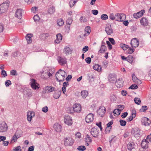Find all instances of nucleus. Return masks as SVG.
Instances as JSON below:
<instances>
[{
	"label": "nucleus",
	"mask_w": 151,
	"mask_h": 151,
	"mask_svg": "<svg viewBox=\"0 0 151 151\" xmlns=\"http://www.w3.org/2000/svg\"><path fill=\"white\" fill-rule=\"evenodd\" d=\"M11 84V82L9 80H7L5 82V85L6 86H9Z\"/></svg>",
	"instance_id": "obj_59"
},
{
	"label": "nucleus",
	"mask_w": 151,
	"mask_h": 151,
	"mask_svg": "<svg viewBox=\"0 0 151 151\" xmlns=\"http://www.w3.org/2000/svg\"><path fill=\"white\" fill-rule=\"evenodd\" d=\"M119 122L121 125L122 126H124L126 124V122L125 121L123 120H120Z\"/></svg>",
	"instance_id": "obj_47"
},
{
	"label": "nucleus",
	"mask_w": 151,
	"mask_h": 151,
	"mask_svg": "<svg viewBox=\"0 0 151 151\" xmlns=\"http://www.w3.org/2000/svg\"><path fill=\"white\" fill-rule=\"evenodd\" d=\"M93 68L97 71L101 72L102 68L100 65L98 64H95L93 66Z\"/></svg>",
	"instance_id": "obj_23"
},
{
	"label": "nucleus",
	"mask_w": 151,
	"mask_h": 151,
	"mask_svg": "<svg viewBox=\"0 0 151 151\" xmlns=\"http://www.w3.org/2000/svg\"><path fill=\"white\" fill-rule=\"evenodd\" d=\"M86 62L88 64H89L91 61V59L90 57H88L85 59Z\"/></svg>",
	"instance_id": "obj_52"
},
{
	"label": "nucleus",
	"mask_w": 151,
	"mask_h": 151,
	"mask_svg": "<svg viewBox=\"0 0 151 151\" xmlns=\"http://www.w3.org/2000/svg\"><path fill=\"white\" fill-rule=\"evenodd\" d=\"M113 124V122L111 121L108 123L107 124V127L106 128V129H111V125Z\"/></svg>",
	"instance_id": "obj_40"
},
{
	"label": "nucleus",
	"mask_w": 151,
	"mask_h": 151,
	"mask_svg": "<svg viewBox=\"0 0 151 151\" xmlns=\"http://www.w3.org/2000/svg\"><path fill=\"white\" fill-rule=\"evenodd\" d=\"M136 116V112L135 111H133L132 113L131 116H130L127 119V121L130 122L132 121Z\"/></svg>",
	"instance_id": "obj_25"
},
{
	"label": "nucleus",
	"mask_w": 151,
	"mask_h": 151,
	"mask_svg": "<svg viewBox=\"0 0 151 151\" xmlns=\"http://www.w3.org/2000/svg\"><path fill=\"white\" fill-rule=\"evenodd\" d=\"M13 151H21L20 147L19 146L17 147L15 149L13 150Z\"/></svg>",
	"instance_id": "obj_63"
},
{
	"label": "nucleus",
	"mask_w": 151,
	"mask_h": 151,
	"mask_svg": "<svg viewBox=\"0 0 151 151\" xmlns=\"http://www.w3.org/2000/svg\"><path fill=\"white\" fill-rule=\"evenodd\" d=\"M67 74L63 70L60 69L56 74L55 76L57 80L59 82L63 81L65 80Z\"/></svg>",
	"instance_id": "obj_1"
},
{
	"label": "nucleus",
	"mask_w": 151,
	"mask_h": 151,
	"mask_svg": "<svg viewBox=\"0 0 151 151\" xmlns=\"http://www.w3.org/2000/svg\"><path fill=\"white\" fill-rule=\"evenodd\" d=\"M48 11L49 13L52 14L55 12V9L54 7L53 6L51 7L49 9Z\"/></svg>",
	"instance_id": "obj_35"
},
{
	"label": "nucleus",
	"mask_w": 151,
	"mask_h": 151,
	"mask_svg": "<svg viewBox=\"0 0 151 151\" xmlns=\"http://www.w3.org/2000/svg\"><path fill=\"white\" fill-rule=\"evenodd\" d=\"M124 81L122 79L118 80L116 82V85L117 87L120 88L124 85Z\"/></svg>",
	"instance_id": "obj_20"
},
{
	"label": "nucleus",
	"mask_w": 151,
	"mask_h": 151,
	"mask_svg": "<svg viewBox=\"0 0 151 151\" xmlns=\"http://www.w3.org/2000/svg\"><path fill=\"white\" fill-rule=\"evenodd\" d=\"M134 101L137 104H139L141 103V100L139 98H135L134 99Z\"/></svg>",
	"instance_id": "obj_41"
},
{
	"label": "nucleus",
	"mask_w": 151,
	"mask_h": 151,
	"mask_svg": "<svg viewBox=\"0 0 151 151\" xmlns=\"http://www.w3.org/2000/svg\"><path fill=\"white\" fill-rule=\"evenodd\" d=\"M91 32V28L89 26L86 27L85 29V32L87 33V34H89Z\"/></svg>",
	"instance_id": "obj_34"
},
{
	"label": "nucleus",
	"mask_w": 151,
	"mask_h": 151,
	"mask_svg": "<svg viewBox=\"0 0 151 151\" xmlns=\"http://www.w3.org/2000/svg\"><path fill=\"white\" fill-rule=\"evenodd\" d=\"M70 25H67L65 27V31L67 32H69L70 29Z\"/></svg>",
	"instance_id": "obj_54"
},
{
	"label": "nucleus",
	"mask_w": 151,
	"mask_h": 151,
	"mask_svg": "<svg viewBox=\"0 0 151 151\" xmlns=\"http://www.w3.org/2000/svg\"><path fill=\"white\" fill-rule=\"evenodd\" d=\"M56 36V39L55 40V43L58 44L59 43L62 41V36L60 33L57 34Z\"/></svg>",
	"instance_id": "obj_15"
},
{
	"label": "nucleus",
	"mask_w": 151,
	"mask_h": 151,
	"mask_svg": "<svg viewBox=\"0 0 151 151\" xmlns=\"http://www.w3.org/2000/svg\"><path fill=\"white\" fill-rule=\"evenodd\" d=\"M17 137L16 135H14L12 138V139L11 140V142H14L17 141Z\"/></svg>",
	"instance_id": "obj_50"
},
{
	"label": "nucleus",
	"mask_w": 151,
	"mask_h": 151,
	"mask_svg": "<svg viewBox=\"0 0 151 151\" xmlns=\"http://www.w3.org/2000/svg\"><path fill=\"white\" fill-rule=\"evenodd\" d=\"M78 0H71L70 2V7H73Z\"/></svg>",
	"instance_id": "obj_37"
},
{
	"label": "nucleus",
	"mask_w": 151,
	"mask_h": 151,
	"mask_svg": "<svg viewBox=\"0 0 151 151\" xmlns=\"http://www.w3.org/2000/svg\"><path fill=\"white\" fill-rule=\"evenodd\" d=\"M57 24L59 26H63L64 23V21L62 19H58L57 22Z\"/></svg>",
	"instance_id": "obj_30"
},
{
	"label": "nucleus",
	"mask_w": 151,
	"mask_h": 151,
	"mask_svg": "<svg viewBox=\"0 0 151 151\" xmlns=\"http://www.w3.org/2000/svg\"><path fill=\"white\" fill-rule=\"evenodd\" d=\"M145 12V11L144 10H142L138 12L134 13L133 14V17L135 19L139 18L143 16Z\"/></svg>",
	"instance_id": "obj_10"
},
{
	"label": "nucleus",
	"mask_w": 151,
	"mask_h": 151,
	"mask_svg": "<svg viewBox=\"0 0 151 151\" xmlns=\"http://www.w3.org/2000/svg\"><path fill=\"white\" fill-rule=\"evenodd\" d=\"M126 16L124 14H118L116 15V19L118 21L122 22L126 19Z\"/></svg>",
	"instance_id": "obj_6"
},
{
	"label": "nucleus",
	"mask_w": 151,
	"mask_h": 151,
	"mask_svg": "<svg viewBox=\"0 0 151 151\" xmlns=\"http://www.w3.org/2000/svg\"><path fill=\"white\" fill-rule=\"evenodd\" d=\"M64 144L65 146H70L74 143L73 139L70 137H66L64 139Z\"/></svg>",
	"instance_id": "obj_4"
},
{
	"label": "nucleus",
	"mask_w": 151,
	"mask_h": 151,
	"mask_svg": "<svg viewBox=\"0 0 151 151\" xmlns=\"http://www.w3.org/2000/svg\"><path fill=\"white\" fill-rule=\"evenodd\" d=\"M76 137V138H80L81 137V134L79 132H77L75 135Z\"/></svg>",
	"instance_id": "obj_55"
},
{
	"label": "nucleus",
	"mask_w": 151,
	"mask_h": 151,
	"mask_svg": "<svg viewBox=\"0 0 151 151\" xmlns=\"http://www.w3.org/2000/svg\"><path fill=\"white\" fill-rule=\"evenodd\" d=\"M88 46H85L82 49V51L84 53L85 52L88 50Z\"/></svg>",
	"instance_id": "obj_49"
},
{
	"label": "nucleus",
	"mask_w": 151,
	"mask_h": 151,
	"mask_svg": "<svg viewBox=\"0 0 151 151\" xmlns=\"http://www.w3.org/2000/svg\"><path fill=\"white\" fill-rule=\"evenodd\" d=\"M127 61L130 63H132L134 61V57L132 55H129L127 57Z\"/></svg>",
	"instance_id": "obj_29"
},
{
	"label": "nucleus",
	"mask_w": 151,
	"mask_h": 151,
	"mask_svg": "<svg viewBox=\"0 0 151 151\" xmlns=\"http://www.w3.org/2000/svg\"><path fill=\"white\" fill-rule=\"evenodd\" d=\"M109 81L112 82L116 80V77L114 75L110 74L109 75Z\"/></svg>",
	"instance_id": "obj_28"
},
{
	"label": "nucleus",
	"mask_w": 151,
	"mask_h": 151,
	"mask_svg": "<svg viewBox=\"0 0 151 151\" xmlns=\"http://www.w3.org/2000/svg\"><path fill=\"white\" fill-rule=\"evenodd\" d=\"M85 141L86 142V145L87 146H88L92 142L91 139L88 134H87L86 135Z\"/></svg>",
	"instance_id": "obj_16"
},
{
	"label": "nucleus",
	"mask_w": 151,
	"mask_h": 151,
	"mask_svg": "<svg viewBox=\"0 0 151 151\" xmlns=\"http://www.w3.org/2000/svg\"><path fill=\"white\" fill-rule=\"evenodd\" d=\"M106 48L104 45H102L101 46L99 51V52L100 53H104L106 50Z\"/></svg>",
	"instance_id": "obj_32"
},
{
	"label": "nucleus",
	"mask_w": 151,
	"mask_h": 151,
	"mask_svg": "<svg viewBox=\"0 0 151 151\" xmlns=\"http://www.w3.org/2000/svg\"><path fill=\"white\" fill-rule=\"evenodd\" d=\"M106 43L107 44L108 46V48H109L110 50L112 48V46L110 44V42L109 41H106Z\"/></svg>",
	"instance_id": "obj_64"
},
{
	"label": "nucleus",
	"mask_w": 151,
	"mask_h": 151,
	"mask_svg": "<svg viewBox=\"0 0 151 151\" xmlns=\"http://www.w3.org/2000/svg\"><path fill=\"white\" fill-rule=\"evenodd\" d=\"M94 116L93 114L90 113L88 114L85 118L86 122L89 123L93 121L94 119Z\"/></svg>",
	"instance_id": "obj_11"
},
{
	"label": "nucleus",
	"mask_w": 151,
	"mask_h": 151,
	"mask_svg": "<svg viewBox=\"0 0 151 151\" xmlns=\"http://www.w3.org/2000/svg\"><path fill=\"white\" fill-rule=\"evenodd\" d=\"M78 149L79 151H83L86 150L85 147L83 145H81L79 146L78 147Z\"/></svg>",
	"instance_id": "obj_38"
},
{
	"label": "nucleus",
	"mask_w": 151,
	"mask_h": 151,
	"mask_svg": "<svg viewBox=\"0 0 151 151\" xmlns=\"http://www.w3.org/2000/svg\"><path fill=\"white\" fill-rule=\"evenodd\" d=\"M138 86L137 85L135 84L132 85L129 88V89H136L138 88Z\"/></svg>",
	"instance_id": "obj_43"
},
{
	"label": "nucleus",
	"mask_w": 151,
	"mask_h": 151,
	"mask_svg": "<svg viewBox=\"0 0 151 151\" xmlns=\"http://www.w3.org/2000/svg\"><path fill=\"white\" fill-rule=\"evenodd\" d=\"M81 95L83 98H85L87 97L88 95V93L87 91H83L81 92Z\"/></svg>",
	"instance_id": "obj_31"
},
{
	"label": "nucleus",
	"mask_w": 151,
	"mask_h": 151,
	"mask_svg": "<svg viewBox=\"0 0 151 151\" xmlns=\"http://www.w3.org/2000/svg\"><path fill=\"white\" fill-rule=\"evenodd\" d=\"M101 19L103 20H106L108 19V17L106 14H103L101 16Z\"/></svg>",
	"instance_id": "obj_45"
},
{
	"label": "nucleus",
	"mask_w": 151,
	"mask_h": 151,
	"mask_svg": "<svg viewBox=\"0 0 151 151\" xmlns=\"http://www.w3.org/2000/svg\"><path fill=\"white\" fill-rule=\"evenodd\" d=\"M58 61L60 64L62 65H64L66 63V59L60 57L58 58Z\"/></svg>",
	"instance_id": "obj_22"
},
{
	"label": "nucleus",
	"mask_w": 151,
	"mask_h": 151,
	"mask_svg": "<svg viewBox=\"0 0 151 151\" xmlns=\"http://www.w3.org/2000/svg\"><path fill=\"white\" fill-rule=\"evenodd\" d=\"M11 74L12 75H17V72L15 70H12L11 71Z\"/></svg>",
	"instance_id": "obj_53"
},
{
	"label": "nucleus",
	"mask_w": 151,
	"mask_h": 151,
	"mask_svg": "<svg viewBox=\"0 0 151 151\" xmlns=\"http://www.w3.org/2000/svg\"><path fill=\"white\" fill-rule=\"evenodd\" d=\"M132 78L133 81L136 83L140 84L142 83L141 81L138 79L134 74H133L132 75Z\"/></svg>",
	"instance_id": "obj_19"
},
{
	"label": "nucleus",
	"mask_w": 151,
	"mask_h": 151,
	"mask_svg": "<svg viewBox=\"0 0 151 151\" xmlns=\"http://www.w3.org/2000/svg\"><path fill=\"white\" fill-rule=\"evenodd\" d=\"M73 21L72 19L71 18L68 19L67 20V25H70V24L72 23Z\"/></svg>",
	"instance_id": "obj_44"
},
{
	"label": "nucleus",
	"mask_w": 151,
	"mask_h": 151,
	"mask_svg": "<svg viewBox=\"0 0 151 151\" xmlns=\"http://www.w3.org/2000/svg\"><path fill=\"white\" fill-rule=\"evenodd\" d=\"M145 121V125H148L150 123V121L147 118H144V119Z\"/></svg>",
	"instance_id": "obj_36"
},
{
	"label": "nucleus",
	"mask_w": 151,
	"mask_h": 151,
	"mask_svg": "<svg viewBox=\"0 0 151 151\" xmlns=\"http://www.w3.org/2000/svg\"><path fill=\"white\" fill-rule=\"evenodd\" d=\"M118 109H119V110L121 111L124 109V106L123 105H120L118 106Z\"/></svg>",
	"instance_id": "obj_60"
},
{
	"label": "nucleus",
	"mask_w": 151,
	"mask_h": 151,
	"mask_svg": "<svg viewBox=\"0 0 151 151\" xmlns=\"http://www.w3.org/2000/svg\"><path fill=\"white\" fill-rule=\"evenodd\" d=\"M82 109V107L80 104H74L72 108L70 109L69 111L70 113H73L74 112H80Z\"/></svg>",
	"instance_id": "obj_2"
},
{
	"label": "nucleus",
	"mask_w": 151,
	"mask_h": 151,
	"mask_svg": "<svg viewBox=\"0 0 151 151\" xmlns=\"http://www.w3.org/2000/svg\"><path fill=\"white\" fill-rule=\"evenodd\" d=\"M106 111V109L104 106H101L97 111V113L100 116H103L105 114Z\"/></svg>",
	"instance_id": "obj_9"
},
{
	"label": "nucleus",
	"mask_w": 151,
	"mask_h": 151,
	"mask_svg": "<svg viewBox=\"0 0 151 151\" xmlns=\"http://www.w3.org/2000/svg\"><path fill=\"white\" fill-rule=\"evenodd\" d=\"M96 125H97L101 130L102 127L101 126V122H99L96 123Z\"/></svg>",
	"instance_id": "obj_56"
},
{
	"label": "nucleus",
	"mask_w": 151,
	"mask_h": 151,
	"mask_svg": "<svg viewBox=\"0 0 151 151\" xmlns=\"http://www.w3.org/2000/svg\"><path fill=\"white\" fill-rule=\"evenodd\" d=\"M7 130V128L4 126L0 125V132H3Z\"/></svg>",
	"instance_id": "obj_39"
},
{
	"label": "nucleus",
	"mask_w": 151,
	"mask_h": 151,
	"mask_svg": "<svg viewBox=\"0 0 151 151\" xmlns=\"http://www.w3.org/2000/svg\"><path fill=\"white\" fill-rule=\"evenodd\" d=\"M64 122L68 125H71L73 123L71 118L69 116H66L64 118Z\"/></svg>",
	"instance_id": "obj_12"
},
{
	"label": "nucleus",
	"mask_w": 151,
	"mask_h": 151,
	"mask_svg": "<svg viewBox=\"0 0 151 151\" xmlns=\"http://www.w3.org/2000/svg\"><path fill=\"white\" fill-rule=\"evenodd\" d=\"M15 16L18 19H21L22 17V11L20 9H18L15 14Z\"/></svg>",
	"instance_id": "obj_24"
},
{
	"label": "nucleus",
	"mask_w": 151,
	"mask_h": 151,
	"mask_svg": "<svg viewBox=\"0 0 151 151\" xmlns=\"http://www.w3.org/2000/svg\"><path fill=\"white\" fill-rule=\"evenodd\" d=\"M148 140H150L149 136H147L146 139H145L142 140L141 143V146L142 148L145 149L148 148Z\"/></svg>",
	"instance_id": "obj_8"
},
{
	"label": "nucleus",
	"mask_w": 151,
	"mask_h": 151,
	"mask_svg": "<svg viewBox=\"0 0 151 151\" xmlns=\"http://www.w3.org/2000/svg\"><path fill=\"white\" fill-rule=\"evenodd\" d=\"M31 10L32 12L33 13H36L37 11V8L36 7H33L32 8Z\"/></svg>",
	"instance_id": "obj_58"
},
{
	"label": "nucleus",
	"mask_w": 151,
	"mask_h": 151,
	"mask_svg": "<svg viewBox=\"0 0 151 151\" xmlns=\"http://www.w3.org/2000/svg\"><path fill=\"white\" fill-rule=\"evenodd\" d=\"M42 110L43 112H46L48 110V107L46 106L42 108Z\"/></svg>",
	"instance_id": "obj_62"
},
{
	"label": "nucleus",
	"mask_w": 151,
	"mask_h": 151,
	"mask_svg": "<svg viewBox=\"0 0 151 151\" xmlns=\"http://www.w3.org/2000/svg\"><path fill=\"white\" fill-rule=\"evenodd\" d=\"M109 18L112 20H114L115 19H116V16L115 17L114 15L113 14H110Z\"/></svg>",
	"instance_id": "obj_57"
},
{
	"label": "nucleus",
	"mask_w": 151,
	"mask_h": 151,
	"mask_svg": "<svg viewBox=\"0 0 151 151\" xmlns=\"http://www.w3.org/2000/svg\"><path fill=\"white\" fill-rule=\"evenodd\" d=\"M141 24L144 26H146L148 25V22L147 19L145 17H143L140 20Z\"/></svg>",
	"instance_id": "obj_14"
},
{
	"label": "nucleus",
	"mask_w": 151,
	"mask_h": 151,
	"mask_svg": "<svg viewBox=\"0 0 151 151\" xmlns=\"http://www.w3.org/2000/svg\"><path fill=\"white\" fill-rule=\"evenodd\" d=\"M33 36V34H29L27 35L26 37V39L27 42L28 43H30L32 42L31 38Z\"/></svg>",
	"instance_id": "obj_27"
},
{
	"label": "nucleus",
	"mask_w": 151,
	"mask_h": 151,
	"mask_svg": "<svg viewBox=\"0 0 151 151\" xmlns=\"http://www.w3.org/2000/svg\"><path fill=\"white\" fill-rule=\"evenodd\" d=\"M105 31L108 35H110L113 33L112 29L111 28V26L109 25H107L105 29Z\"/></svg>",
	"instance_id": "obj_21"
},
{
	"label": "nucleus",
	"mask_w": 151,
	"mask_h": 151,
	"mask_svg": "<svg viewBox=\"0 0 151 151\" xmlns=\"http://www.w3.org/2000/svg\"><path fill=\"white\" fill-rule=\"evenodd\" d=\"M133 146V145L131 143H129L127 146L128 149L130 150H131L134 147Z\"/></svg>",
	"instance_id": "obj_51"
},
{
	"label": "nucleus",
	"mask_w": 151,
	"mask_h": 151,
	"mask_svg": "<svg viewBox=\"0 0 151 151\" xmlns=\"http://www.w3.org/2000/svg\"><path fill=\"white\" fill-rule=\"evenodd\" d=\"M64 52L66 54H69L71 53L72 51V50L71 48L66 46L64 49Z\"/></svg>",
	"instance_id": "obj_17"
},
{
	"label": "nucleus",
	"mask_w": 151,
	"mask_h": 151,
	"mask_svg": "<svg viewBox=\"0 0 151 151\" xmlns=\"http://www.w3.org/2000/svg\"><path fill=\"white\" fill-rule=\"evenodd\" d=\"M130 44L132 48H136L139 46V41L137 38H133L131 41Z\"/></svg>",
	"instance_id": "obj_5"
},
{
	"label": "nucleus",
	"mask_w": 151,
	"mask_h": 151,
	"mask_svg": "<svg viewBox=\"0 0 151 151\" xmlns=\"http://www.w3.org/2000/svg\"><path fill=\"white\" fill-rule=\"evenodd\" d=\"M134 51L133 49L129 47L128 48L127 51V52L128 53L131 54Z\"/></svg>",
	"instance_id": "obj_48"
},
{
	"label": "nucleus",
	"mask_w": 151,
	"mask_h": 151,
	"mask_svg": "<svg viewBox=\"0 0 151 151\" xmlns=\"http://www.w3.org/2000/svg\"><path fill=\"white\" fill-rule=\"evenodd\" d=\"M35 116L34 112L32 111H29L27 114V119L29 121H31L32 120V118Z\"/></svg>",
	"instance_id": "obj_18"
},
{
	"label": "nucleus",
	"mask_w": 151,
	"mask_h": 151,
	"mask_svg": "<svg viewBox=\"0 0 151 151\" xmlns=\"http://www.w3.org/2000/svg\"><path fill=\"white\" fill-rule=\"evenodd\" d=\"M91 133L94 137H97L99 134V131L95 127L91 129Z\"/></svg>",
	"instance_id": "obj_13"
},
{
	"label": "nucleus",
	"mask_w": 151,
	"mask_h": 151,
	"mask_svg": "<svg viewBox=\"0 0 151 151\" xmlns=\"http://www.w3.org/2000/svg\"><path fill=\"white\" fill-rule=\"evenodd\" d=\"M34 19L35 22H37L40 20V17L38 15H35L34 17Z\"/></svg>",
	"instance_id": "obj_46"
},
{
	"label": "nucleus",
	"mask_w": 151,
	"mask_h": 151,
	"mask_svg": "<svg viewBox=\"0 0 151 151\" xmlns=\"http://www.w3.org/2000/svg\"><path fill=\"white\" fill-rule=\"evenodd\" d=\"M147 109V107L146 106H143L140 110L142 112H145Z\"/></svg>",
	"instance_id": "obj_42"
},
{
	"label": "nucleus",
	"mask_w": 151,
	"mask_h": 151,
	"mask_svg": "<svg viewBox=\"0 0 151 151\" xmlns=\"http://www.w3.org/2000/svg\"><path fill=\"white\" fill-rule=\"evenodd\" d=\"M9 5V2H5L0 5V14L4 13L8 9Z\"/></svg>",
	"instance_id": "obj_3"
},
{
	"label": "nucleus",
	"mask_w": 151,
	"mask_h": 151,
	"mask_svg": "<svg viewBox=\"0 0 151 151\" xmlns=\"http://www.w3.org/2000/svg\"><path fill=\"white\" fill-rule=\"evenodd\" d=\"M113 113L115 114L114 115H116V116H118L120 114L121 111L119 109H116L113 111Z\"/></svg>",
	"instance_id": "obj_33"
},
{
	"label": "nucleus",
	"mask_w": 151,
	"mask_h": 151,
	"mask_svg": "<svg viewBox=\"0 0 151 151\" xmlns=\"http://www.w3.org/2000/svg\"><path fill=\"white\" fill-rule=\"evenodd\" d=\"M45 90L47 92H50L54 91L55 88L53 87L47 86L45 88Z\"/></svg>",
	"instance_id": "obj_26"
},
{
	"label": "nucleus",
	"mask_w": 151,
	"mask_h": 151,
	"mask_svg": "<svg viewBox=\"0 0 151 151\" xmlns=\"http://www.w3.org/2000/svg\"><path fill=\"white\" fill-rule=\"evenodd\" d=\"M4 25L1 23H0V32H2L4 30Z\"/></svg>",
	"instance_id": "obj_61"
},
{
	"label": "nucleus",
	"mask_w": 151,
	"mask_h": 151,
	"mask_svg": "<svg viewBox=\"0 0 151 151\" xmlns=\"http://www.w3.org/2000/svg\"><path fill=\"white\" fill-rule=\"evenodd\" d=\"M30 85L31 87L34 89H38L39 88V85L35 79H32L30 80Z\"/></svg>",
	"instance_id": "obj_7"
}]
</instances>
